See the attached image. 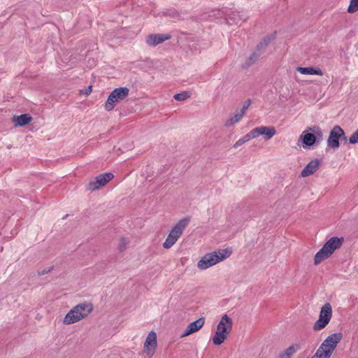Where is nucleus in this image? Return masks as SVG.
<instances>
[{
	"instance_id": "obj_1",
	"label": "nucleus",
	"mask_w": 358,
	"mask_h": 358,
	"mask_svg": "<svg viewBox=\"0 0 358 358\" xmlns=\"http://www.w3.org/2000/svg\"><path fill=\"white\" fill-rule=\"evenodd\" d=\"M232 253L230 248L220 249L206 253L197 262V268L201 271L206 270L229 258Z\"/></svg>"
},
{
	"instance_id": "obj_2",
	"label": "nucleus",
	"mask_w": 358,
	"mask_h": 358,
	"mask_svg": "<svg viewBox=\"0 0 358 358\" xmlns=\"http://www.w3.org/2000/svg\"><path fill=\"white\" fill-rule=\"evenodd\" d=\"M93 304L90 302L79 303L71 308L65 315L63 322L71 324L86 318L93 310Z\"/></svg>"
},
{
	"instance_id": "obj_3",
	"label": "nucleus",
	"mask_w": 358,
	"mask_h": 358,
	"mask_svg": "<svg viewBox=\"0 0 358 358\" xmlns=\"http://www.w3.org/2000/svg\"><path fill=\"white\" fill-rule=\"evenodd\" d=\"M233 322L227 315H224L216 327L215 335L212 338L213 343L215 345L222 344L230 335L232 331Z\"/></svg>"
},
{
	"instance_id": "obj_4",
	"label": "nucleus",
	"mask_w": 358,
	"mask_h": 358,
	"mask_svg": "<svg viewBox=\"0 0 358 358\" xmlns=\"http://www.w3.org/2000/svg\"><path fill=\"white\" fill-rule=\"evenodd\" d=\"M343 239L338 237H332L329 239L322 248L315 254L314 257V264H320L324 259H328L334 252L339 248Z\"/></svg>"
},
{
	"instance_id": "obj_5",
	"label": "nucleus",
	"mask_w": 358,
	"mask_h": 358,
	"mask_svg": "<svg viewBox=\"0 0 358 358\" xmlns=\"http://www.w3.org/2000/svg\"><path fill=\"white\" fill-rule=\"evenodd\" d=\"M190 222V217H186L180 220L171 229L163 247L166 249L171 248L179 239L185 229Z\"/></svg>"
},
{
	"instance_id": "obj_6",
	"label": "nucleus",
	"mask_w": 358,
	"mask_h": 358,
	"mask_svg": "<svg viewBox=\"0 0 358 358\" xmlns=\"http://www.w3.org/2000/svg\"><path fill=\"white\" fill-rule=\"evenodd\" d=\"M332 306L329 303H324L320 311L319 317L313 324L315 331H320L327 326L332 317Z\"/></svg>"
},
{
	"instance_id": "obj_7",
	"label": "nucleus",
	"mask_w": 358,
	"mask_h": 358,
	"mask_svg": "<svg viewBox=\"0 0 358 358\" xmlns=\"http://www.w3.org/2000/svg\"><path fill=\"white\" fill-rule=\"evenodd\" d=\"M129 92V90L126 87L116 88L113 90L105 103L106 110L108 111L112 110L117 103L128 96Z\"/></svg>"
},
{
	"instance_id": "obj_8",
	"label": "nucleus",
	"mask_w": 358,
	"mask_h": 358,
	"mask_svg": "<svg viewBox=\"0 0 358 358\" xmlns=\"http://www.w3.org/2000/svg\"><path fill=\"white\" fill-rule=\"evenodd\" d=\"M315 134L322 136V132L319 127H309L302 131L299 137V141L302 143V147L304 149L310 148L314 145L317 141Z\"/></svg>"
},
{
	"instance_id": "obj_9",
	"label": "nucleus",
	"mask_w": 358,
	"mask_h": 358,
	"mask_svg": "<svg viewBox=\"0 0 358 358\" xmlns=\"http://www.w3.org/2000/svg\"><path fill=\"white\" fill-rule=\"evenodd\" d=\"M339 140H346V136L343 129L338 125L334 126L329 133L327 141V146L334 150L340 146Z\"/></svg>"
},
{
	"instance_id": "obj_10",
	"label": "nucleus",
	"mask_w": 358,
	"mask_h": 358,
	"mask_svg": "<svg viewBox=\"0 0 358 358\" xmlns=\"http://www.w3.org/2000/svg\"><path fill=\"white\" fill-rule=\"evenodd\" d=\"M217 13L221 17H224L225 22L229 25L237 24L241 20L245 21L248 18L241 12L231 9L220 10Z\"/></svg>"
},
{
	"instance_id": "obj_11",
	"label": "nucleus",
	"mask_w": 358,
	"mask_h": 358,
	"mask_svg": "<svg viewBox=\"0 0 358 358\" xmlns=\"http://www.w3.org/2000/svg\"><path fill=\"white\" fill-rule=\"evenodd\" d=\"M114 178V175L111 173H105L96 176L93 180L88 183V189L94 191L99 189L101 187L106 185Z\"/></svg>"
},
{
	"instance_id": "obj_12",
	"label": "nucleus",
	"mask_w": 358,
	"mask_h": 358,
	"mask_svg": "<svg viewBox=\"0 0 358 358\" xmlns=\"http://www.w3.org/2000/svg\"><path fill=\"white\" fill-rule=\"evenodd\" d=\"M255 138L263 136L268 141L272 138L276 134V129L273 126H260L252 129Z\"/></svg>"
},
{
	"instance_id": "obj_13",
	"label": "nucleus",
	"mask_w": 358,
	"mask_h": 358,
	"mask_svg": "<svg viewBox=\"0 0 358 358\" xmlns=\"http://www.w3.org/2000/svg\"><path fill=\"white\" fill-rule=\"evenodd\" d=\"M343 338L342 333H334L326 338V339L322 343L321 345L324 348L332 354L335 350L338 343L341 341Z\"/></svg>"
},
{
	"instance_id": "obj_14",
	"label": "nucleus",
	"mask_w": 358,
	"mask_h": 358,
	"mask_svg": "<svg viewBox=\"0 0 358 358\" xmlns=\"http://www.w3.org/2000/svg\"><path fill=\"white\" fill-rule=\"evenodd\" d=\"M157 347V334L154 331L150 332L146 338L144 343L143 349L145 353L150 357H152L155 352Z\"/></svg>"
},
{
	"instance_id": "obj_15",
	"label": "nucleus",
	"mask_w": 358,
	"mask_h": 358,
	"mask_svg": "<svg viewBox=\"0 0 358 358\" xmlns=\"http://www.w3.org/2000/svg\"><path fill=\"white\" fill-rule=\"evenodd\" d=\"M205 324V318L200 317L194 322L189 323L186 330L182 334L181 337L189 336L200 330Z\"/></svg>"
},
{
	"instance_id": "obj_16",
	"label": "nucleus",
	"mask_w": 358,
	"mask_h": 358,
	"mask_svg": "<svg viewBox=\"0 0 358 358\" xmlns=\"http://www.w3.org/2000/svg\"><path fill=\"white\" fill-rule=\"evenodd\" d=\"M320 165V162L318 159L311 160L302 170L301 176L306 178L314 174L319 169Z\"/></svg>"
},
{
	"instance_id": "obj_17",
	"label": "nucleus",
	"mask_w": 358,
	"mask_h": 358,
	"mask_svg": "<svg viewBox=\"0 0 358 358\" xmlns=\"http://www.w3.org/2000/svg\"><path fill=\"white\" fill-rule=\"evenodd\" d=\"M32 121V117L29 114H22L15 115L13 117V122L15 127H23L29 124Z\"/></svg>"
},
{
	"instance_id": "obj_18",
	"label": "nucleus",
	"mask_w": 358,
	"mask_h": 358,
	"mask_svg": "<svg viewBox=\"0 0 358 358\" xmlns=\"http://www.w3.org/2000/svg\"><path fill=\"white\" fill-rule=\"evenodd\" d=\"M296 71L303 75H317L322 76L324 75L323 71L318 67H297Z\"/></svg>"
},
{
	"instance_id": "obj_19",
	"label": "nucleus",
	"mask_w": 358,
	"mask_h": 358,
	"mask_svg": "<svg viewBox=\"0 0 358 358\" xmlns=\"http://www.w3.org/2000/svg\"><path fill=\"white\" fill-rule=\"evenodd\" d=\"M244 115L243 112H240L239 110H236L234 113L231 114L229 117L225 121L224 125L227 127H230L235 124L238 123L243 118Z\"/></svg>"
},
{
	"instance_id": "obj_20",
	"label": "nucleus",
	"mask_w": 358,
	"mask_h": 358,
	"mask_svg": "<svg viewBox=\"0 0 358 358\" xmlns=\"http://www.w3.org/2000/svg\"><path fill=\"white\" fill-rule=\"evenodd\" d=\"M298 345H293L286 348L279 355L278 358H292V357L299 350Z\"/></svg>"
},
{
	"instance_id": "obj_21",
	"label": "nucleus",
	"mask_w": 358,
	"mask_h": 358,
	"mask_svg": "<svg viewBox=\"0 0 358 358\" xmlns=\"http://www.w3.org/2000/svg\"><path fill=\"white\" fill-rule=\"evenodd\" d=\"M331 355L332 353L331 352L324 348H322L320 345L315 355L311 358H330Z\"/></svg>"
},
{
	"instance_id": "obj_22",
	"label": "nucleus",
	"mask_w": 358,
	"mask_h": 358,
	"mask_svg": "<svg viewBox=\"0 0 358 358\" xmlns=\"http://www.w3.org/2000/svg\"><path fill=\"white\" fill-rule=\"evenodd\" d=\"M255 138L252 132V130L246 134L244 136H243L241 138L238 139L234 144V148H238V147L241 146L245 143L249 141L251 139Z\"/></svg>"
},
{
	"instance_id": "obj_23",
	"label": "nucleus",
	"mask_w": 358,
	"mask_h": 358,
	"mask_svg": "<svg viewBox=\"0 0 358 358\" xmlns=\"http://www.w3.org/2000/svg\"><path fill=\"white\" fill-rule=\"evenodd\" d=\"M348 13L352 14L358 11V0H350Z\"/></svg>"
},
{
	"instance_id": "obj_24",
	"label": "nucleus",
	"mask_w": 358,
	"mask_h": 358,
	"mask_svg": "<svg viewBox=\"0 0 358 358\" xmlns=\"http://www.w3.org/2000/svg\"><path fill=\"white\" fill-rule=\"evenodd\" d=\"M174 99L177 101H185L189 97V93L188 92H183L174 95Z\"/></svg>"
},
{
	"instance_id": "obj_25",
	"label": "nucleus",
	"mask_w": 358,
	"mask_h": 358,
	"mask_svg": "<svg viewBox=\"0 0 358 358\" xmlns=\"http://www.w3.org/2000/svg\"><path fill=\"white\" fill-rule=\"evenodd\" d=\"M146 42L148 45H155L157 44V35L152 34L148 36Z\"/></svg>"
},
{
	"instance_id": "obj_26",
	"label": "nucleus",
	"mask_w": 358,
	"mask_h": 358,
	"mask_svg": "<svg viewBox=\"0 0 358 358\" xmlns=\"http://www.w3.org/2000/svg\"><path fill=\"white\" fill-rule=\"evenodd\" d=\"M349 142L351 144L358 143V128L357 130H356L350 137Z\"/></svg>"
},
{
	"instance_id": "obj_27",
	"label": "nucleus",
	"mask_w": 358,
	"mask_h": 358,
	"mask_svg": "<svg viewBox=\"0 0 358 358\" xmlns=\"http://www.w3.org/2000/svg\"><path fill=\"white\" fill-rule=\"evenodd\" d=\"M275 38V35L274 34H271L270 36H268L266 37H265L264 38V40L262 41V42H261L260 45L262 46H266L272 40H273Z\"/></svg>"
},
{
	"instance_id": "obj_28",
	"label": "nucleus",
	"mask_w": 358,
	"mask_h": 358,
	"mask_svg": "<svg viewBox=\"0 0 358 358\" xmlns=\"http://www.w3.org/2000/svg\"><path fill=\"white\" fill-rule=\"evenodd\" d=\"M127 244V243L126 240L124 238H120L119 243H118V249H119V250L120 252H122L123 250H124L125 248H126Z\"/></svg>"
},
{
	"instance_id": "obj_29",
	"label": "nucleus",
	"mask_w": 358,
	"mask_h": 358,
	"mask_svg": "<svg viewBox=\"0 0 358 358\" xmlns=\"http://www.w3.org/2000/svg\"><path fill=\"white\" fill-rule=\"evenodd\" d=\"M171 34H158V43H162L169 38H171Z\"/></svg>"
},
{
	"instance_id": "obj_30",
	"label": "nucleus",
	"mask_w": 358,
	"mask_h": 358,
	"mask_svg": "<svg viewBox=\"0 0 358 358\" xmlns=\"http://www.w3.org/2000/svg\"><path fill=\"white\" fill-rule=\"evenodd\" d=\"M250 104H251V101L250 99L247 100L244 103L243 108L239 111L243 112V114L245 115L246 110L249 108Z\"/></svg>"
},
{
	"instance_id": "obj_31",
	"label": "nucleus",
	"mask_w": 358,
	"mask_h": 358,
	"mask_svg": "<svg viewBox=\"0 0 358 358\" xmlns=\"http://www.w3.org/2000/svg\"><path fill=\"white\" fill-rule=\"evenodd\" d=\"M89 89H90V92H92V87H90Z\"/></svg>"
},
{
	"instance_id": "obj_32",
	"label": "nucleus",
	"mask_w": 358,
	"mask_h": 358,
	"mask_svg": "<svg viewBox=\"0 0 358 358\" xmlns=\"http://www.w3.org/2000/svg\"><path fill=\"white\" fill-rule=\"evenodd\" d=\"M277 358H278V357H277Z\"/></svg>"
}]
</instances>
